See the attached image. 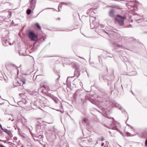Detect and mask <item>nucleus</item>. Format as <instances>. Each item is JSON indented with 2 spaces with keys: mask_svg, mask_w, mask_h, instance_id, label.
<instances>
[{
  "mask_svg": "<svg viewBox=\"0 0 147 147\" xmlns=\"http://www.w3.org/2000/svg\"><path fill=\"white\" fill-rule=\"evenodd\" d=\"M0 141H2L3 142H4L5 143V142L6 141L3 140H1L0 139Z\"/></svg>",
  "mask_w": 147,
  "mask_h": 147,
  "instance_id": "14",
  "label": "nucleus"
},
{
  "mask_svg": "<svg viewBox=\"0 0 147 147\" xmlns=\"http://www.w3.org/2000/svg\"><path fill=\"white\" fill-rule=\"evenodd\" d=\"M30 3L32 7L34 6L36 4L35 0H30Z\"/></svg>",
  "mask_w": 147,
  "mask_h": 147,
  "instance_id": "6",
  "label": "nucleus"
},
{
  "mask_svg": "<svg viewBox=\"0 0 147 147\" xmlns=\"http://www.w3.org/2000/svg\"><path fill=\"white\" fill-rule=\"evenodd\" d=\"M111 119L113 121L111 125V127L113 129L117 130L118 127L120 126L119 123L116 121L114 120V118H111Z\"/></svg>",
  "mask_w": 147,
  "mask_h": 147,
  "instance_id": "2",
  "label": "nucleus"
},
{
  "mask_svg": "<svg viewBox=\"0 0 147 147\" xmlns=\"http://www.w3.org/2000/svg\"><path fill=\"white\" fill-rule=\"evenodd\" d=\"M31 12V10L30 9H28L26 11V13L27 14L29 15L30 14Z\"/></svg>",
  "mask_w": 147,
  "mask_h": 147,
  "instance_id": "8",
  "label": "nucleus"
},
{
  "mask_svg": "<svg viewBox=\"0 0 147 147\" xmlns=\"http://www.w3.org/2000/svg\"><path fill=\"white\" fill-rule=\"evenodd\" d=\"M105 140V139L104 137H101V141H104V140Z\"/></svg>",
  "mask_w": 147,
  "mask_h": 147,
  "instance_id": "10",
  "label": "nucleus"
},
{
  "mask_svg": "<svg viewBox=\"0 0 147 147\" xmlns=\"http://www.w3.org/2000/svg\"><path fill=\"white\" fill-rule=\"evenodd\" d=\"M35 25L39 30H41V27L38 23H36L35 24Z\"/></svg>",
  "mask_w": 147,
  "mask_h": 147,
  "instance_id": "7",
  "label": "nucleus"
},
{
  "mask_svg": "<svg viewBox=\"0 0 147 147\" xmlns=\"http://www.w3.org/2000/svg\"><path fill=\"white\" fill-rule=\"evenodd\" d=\"M104 145V143H102L101 144V145L102 146H103Z\"/></svg>",
  "mask_w": 147,
  "mask_h": 147,
  "instance_id": "16",
  "label": "nucleus"
},
{
  "mask_svg": "<svg viewBox=\"0 0 147 147\" xmlns=\"http://www.w3.org/2000/svg\"><path fill=\"white\" fill-rule=\"evenodd\" d=\"M3 130L9 136H12V134L11 131L8 130L7 129H3Z\"/></svg>",
  "mask_w": 147,
  "mask_h": 147,
  "instance_id": "5",
  "label": "nucleus"
},
{
  "mask_svg": "<svg viewBox=\"0 0 147 147\" xmlns=\"http://www.w3.org/2000/svg\"><path fill=\"white\" fill-rule=\"evenodd\" d=\"M28 36L29 38L32 41H36L38 39L37 36L32 31L29 32Z\"/></svg>",
  "mask_w": 147,
  "mask_h": 147,
  "instance_id": "3",
  "label": "nucleus"
},
{
  "mask_svg": "<svg viewBox=\"0 0 147 147\" xmlns=\"http://www.w3.org/2000/svg\"><path fill=\"white\" fill-rule=\"evenodd\" d=\"M42 87L44 88L45 89H46L48 87V86H46L43 85L42 86Z\"/></svg>",
  "mask_w": 147,
  "mask_h": 147,
  "instance_id": "11",
  "label": "nucleus"
},
{
  "mask_svg": "<svg viewBox=\"0 0 147 147\" xmlns=\"http://www.w3.org/2000/svg\"><path fill=\"white\" fill-rule=\"evenodd\" d=\"M127 6L129 8L130 7H133L135 6V3L133 2H128L127 4Z\"/></svg>",
  "mask_w": 147,
  "mask_h": 147,
  "instance_id": "4",
  "label": "nucleus"
},
{
  "mask_svg": "<svg viewBox=\"0 0 147 147\" xmlns=\"http://www.w3.org/2000/svg\"><path fill=\"white\" fill-rule=\"evenodd\" d=\"M126 19L125 16H121L119 15H117L115 18V20L119 24L122 25L124 23V20Z\"/></svg>",
  "mask_w": 147,
  "mask_h": 147,
  "instance_id": "1",
  "label": "nucleus"
},
{
  "mask_svg": "<svg viewBox=\"0 0 147 147\" xmlns=\"http://www.w3.org/2000/svg\"><path fill=\"white\" fill-rule=\"evenodd\" d=\"M39 136V137H42V136L40 135V136Z\"/></svg>",
  "mask_w": 147,
  "mask_h": 147,
  "instance_id": "18",
  "label": "nucleus"
},
{
  "mask_svg": "<svg viewBox=\"0 0 147 147\" xmlns=\"http://www.w3.org/2000/svg\"><path fill=\"white\" fill-rule=\"evenodd\" d=\"M0 127L3 130V129H2V126L0 124Z\"/></svg>",
  "mask_w": 147,
  "mask_h": 147,
  "instance_id": "15",
  "label": "nucleus"
},
{
  "mask_svg": "<svg viewBox=\"0 0 147 147\" xmlns=\"http://www.w3.org/2000/svg\"><path fill=\"white\" fill-rule=\"evenodd\" d=\"M145 145L147 147V140H146L145 142Z\"/></svg>",
  "mask_w": 147,
  "mask_h": 147,
  "instance_id": "12",
  "label": "nucleus"
},
{
  "mask_svg": "<svg viewBox=\"0 0 147 147\" xmlns=\"http://www.w3.org/2000/svg\"><path fill=\"white\" fill-rule=\"evenodd\" d=\"M86 119H84V122H86Z\"/></svg>",
  "mask_w": 147,
  "mask_h": 147,
  "instance_id": "17",
  "label": "nucleus"
},
{
  "mask_svg": "<svg viewBox=\"0 0 147 147\" xmlns=\"http://www.w3.org/2000/svg\"><path fill=\"white\" fill-rule=\"evenodd\" d=\"M20 82H22V83H23V84H25L26 82V80H25L23 79L22 80H20Z\"/></svg>",
  "mask_w": 147,
  "mask_h": 147,
  "instance_id": "9",
  "label": "nucleus"
},
{
  "mask_svg": "<svg viewBox=\"0 0 147 147\" xmlns=\"http://www.w3.org/2000/svg\"><path fill=\"white\" fill-rule=\"evenodd\" d=\"M0 147H5L3 145H1V144H0Z\"/></svg>",
  "mask_w": 147,
  "mask_h": 147,
  "instance_id": "13",
  "label": "nucleus"
},
{
  "mask_svg": "<svg viewBox=\"0 0 147 147\" xmlns=\"http://www.w3.org/2000/svg\"><path fill=\"white\" fill-rule=\"evenodd\" d=\"M111 13H112V12L111 11Z\"/></svg>",
  "mask_w": 147,
  "mask_h": 147,
  "instance_id": "19",
  "label": "nucleus"
}]
</instances>
